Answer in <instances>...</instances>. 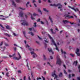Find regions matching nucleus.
I'll return each mask as SVG.
<instances>
[{
    "label": "nucleus",
    "instance_id": "c03bdc74",
    "mask_svg": "<svg viewBox=\"0 0 80 80\" xmlns=\"http://www.w3.org/2000/svg\"><path fill=\"white\" fill-rule=\"evenodd\" d=\"M70 55L71 56V57H73V56H74L73 54H70Z\"/></svg>",
    "mask_w": 80,
    "mask_h": 80
},
{
    "label": "nucleus",
    "instance_id": "8fccbe9b",
    "mask_svg": "<svg viewBox=\"0 0 80 80\" xmlns=\"http://www.w3.org/2000/svg\"><path fill=\"white\" fill-rule=\"evenodd\" d=\"M40 18H39L37 20V21L38 22H40Z\"/></svg>",
    "mask_w": 80,
    "mask_h": 80
},
{
    "label": "nucleus",
    "instance_id": "f8f14e48",
    "mask_svg": "<svg viewBox=\"0 0 80 80\" xmlns=\"http://www.w3.org/2000/svg\"><path fill=\"white\" fill-rule=\"evenodd\" d=\"M11 3L12 5H13L14 7H16V4L15 2V1L13 0H12L11 1Z\"/></svg>",
    "mask_w": 80,
    "mask_h": 80
},
{
    "label": "nucleus",
    "instance_id": "473e14b6",
    "mask_svg": "<svg viewBox=\"0 0 80 80\" xmlns=\"http://www.w3.org/2000/svg\"><path fill=\"white\" fill-rule=\"evenodd\" d=\"M19 8H20V9H21V10H25V8H21V7H19Z\"/></svg>",
    "mask_w": 80,
    "mask_h": 80
},
{
    "label": "nucleus",
    "instance_id": "c756f323",
    "mask_svg": "<svg viewBox=\"0 0 80 80\" xmlns=\"http://www.w3.org/2000/svg\"><path fill=\"white\" fill-rule=\"evenodd\" d=\"M28 4H30V2H27L26 4L27 7H28Z\"/></svg>",
    "mask_w": 80,
    "mask_h": 80
},
{
    "label": "nucleus",
    "instance_id": "72a5a7b5",
    "mask_svg": "<svg viewBox=\"0 0 80 80\" xmlns=\"http://www.w3.org/2000/svg\"><path fill=\"white\" fill-rule=\"evenodd\" d=\"M9 75V73L8 72H7L6 74V76L8 77H9V75Z\"/></svg>",
    "mask_w": 80,
    "mask_h": 80
},
{
    "label": "nucleus",
    "instance_id": "c85d7f7f",
    "mask_svg": "<svg viewBox=\"0 0 80 80\" xmlns=\"http://www.w3.org/2000/svg\"><path fill=\"white\" fill-rule=\"evenodd\" d=\"M4 45L5 46H6V47H8V46H9V45L7 43H4Z\"/></svg>",
    "mask_w": 80,
    "mask_h": 80
},
{
    "label": "nucleus",
    "instance_id": "052dcab7",
    "mask_svg": "<svg viewBox=\"0 0 80 80\" xmlns=\"http://www.w3.org/2000/svg\"><path fill=\"white\" fill-rule=\"evenodd\" d=\"M50 58H51V59H53V57L52 56H50Z\"/></svg>",
    "mask_w": 80,
    "mask_h": 80
},
{
    "label": "nucleus",
    "instance_id": "774afa93",
    "mask_svg": "<svg viewBox=\"0 0 80 80\" xmlns=\"http://www.w3.org/2000/svg\"><path fill=\"white\" fill-rule=\"evenodd\" d=\"M28 78L29 80H31V79H30V76H29Z\"/></svg>",
    "mask_w": 80,
    "mask_h": 80
},
{
    "label": "nucleus",
    "instance_id": "dca6fc26",
    "mask_svg": "<svg viewBox=\"0 0 80 80\" xmlns=\"http://www.w3.org/2000/svg\"><path fill=\"white\" fill-rule=\"evenodd\" d=\"M6 27L7 29H8V30H10V29H11V28L8 25L6 26Z\"/></svg>",
    "mask_w": 80,
    "mask_h": 80
},
{
    "label": "nucleus",
    "instance_id": "a19ab883",
    "mask_svg": "<svg viewBox=\"0 0 80 80\" xmlns=\"http://www.w3.org/2000/svg\"><path fill=\"white\" fill-rule=\"evenodd\" d=\"M12 33H13V35H14V36H17V34H15V33L14 32H13Z\"/></svg>",
    "mask_w": 80,
    "mask_h": 80
},
{
    "label": "nucleus",
    "instance_id": "a18cd8bd",
    "mask_svg": "<svg viewBox=\"0 0 80 80\" xmlns=\"http://www.w3.org/2000/svg\"><path fill=\"white\" fill-rule=\"evenodd\" d=\"M3 45V42H2L1 43H0V46H2Z\"/></svg>",
    "mask_w": 80,
    "mask_h": 80
},
{
    "label": "nucleus",
    "instance_id": "4be33fe9",
    "mask_svg": "<svg viewBox=\"0 0 80 80\" xmlns=\"http://www.w3.org/2000/svg\"><path fill=\"white\" fill-rule=\"evenodd\" d=\"M77 63H78L77 61H75L74 62L73 64L74 65H75V66H76V65H77Z\"/></svg>",
    "mask_w": 80,
    "mask_h": 80
},
{
    "label": "nucleus",
    "instance_id": "9b49d317",
    "mask_svg": "<svg viewBox=\"0 0 80 80\" xmlns=\"http://www.w3.org/2000/svg\"><path fill=\"white\" fill-rule=\"evenodd\" d=\"M79 51H80V50L78 49V48H77L76 50V53L78 55V56H80V54L79 53Z\"/></svg>",
    "mask_w": 80,
    "mask_h": 80
},
{
    "label": "nucleus",
    "instance_id": "9d476101",
    "mask_svg": "<svg viewBox=\"0 0 80 80\" xmlns=\"http://www.w3.org/2000/svg\"><path fill=\"white\" fill-rule=\"evenodd\" d=\"M64 16L66 17H68V18H69V19H70V18H73V16H72L65 15Z\"/></svg>",
    "mask_w": 80,
    "mask_h": 80
},
{
    "label": "nucleus",
    "instance_id": "0eeeda50",
    "mask_svg": "<svg viewBox=\"0 0 80 80\" xmlns=\"http://www.w3.org/2000/svg\"><path fill=\"white\" fill-rule=\"evenodd\" d=\"M68 7L69 8H71V9H72V10H73L75 11V12H77V11H78V12L79 11L78 9V8H76V9H75L74 8H72L70 6H68Z\"/></svg>",
    "mask_w": 80,
    "mask_h": 80
},
{
    "label": "nucleus",
    "instance_id": "a878e982",
    "mask_svg": "<svg viewBox=\"0 0 80 80\" xmlns=\"http://www.w3.org/2000/svg\"><path fill=\"white\" fill-rule=\"evenodd\" d=\"M15 55V53H14L13 55H12V56L11 55H9V57H10V58H11L12 57H13V56H14V55Z\"/></svg>",
    "mask_w": 80,
    "mask_h": 80
},
{
    "label": "nucleus",
    "instance_id": "bb28decb",
    "mask_svg": "<svg viewBox=\"0 0 80 80\" xmlns=\"http://www.w3.org/2000/svg\"><path fill=\"white\" fill-rule=\"evenodd\" d=\"M18 55H19V58L21 59V58H22V57H21V56L20 55V54L18 52Z\"/></svg>",
    "mask_w": 80,
    "mask_h": 80
},
{
    "label": "nucleus",
    "instance_id": "b1692460",
    "mask_svg": "<svg viewBox=\"0 0 80 80\" xmlns=\"http://www.w3.org/2000/svg\"><path fill=\"white\" fill-rule=\"evenodd\" d=\"M59 76V77H62V76H63V75L62 74V73L60 72Z\"/></svg>",
    "mask_w": 80,
    "mask_h": 80
},
{
    "label": "nucleus",
    "instance_id": "603ef678",
    "mask_svg": "<svg viewBox=\"0 0 80 80\" xmlns=\"http://www.w3.org/2000/svg\"><path fill=\"white\" fill-rule=\"evenodd\" d=\"M38 2L39 3H41L42 2L41 1V0H38Z\"/></svg>",
    "mask_w": 80,
    "mask_h": 80
},
{
    "label": "nucleus",
    "instance_id": "423d86ee",
    "mask_svg": "<svg viewBox=\"0 0 80 80\" xmlns=\"http://www.w3.org/2000/svg\"><path fill=\"white\" fill-rule=\"evenodd\" d=\"M62 22L65 24L66 23H68V22L70 23L71 25H73V24H74V22H72V23L71 22H68V21L67 20H63Z\"/></svg>",
    "mask_w": 80,
    "mask_h": 80
},
{
    "label": "nucleus",
    "instance_id": "09e8293b",
    "mask_svg": "<svg viewBox=\"0 0 80 80\" xmlns=\"http://www.w3.org/2000/svg\"><path fill=\"white\" fill-rule=\"evenodd\" d=\"M36 42L37 43L38 45H39V44H40V43L39 42H38L37 41H36Z\"/></svg>",
    "mask_w": 80,
    "mask_h": 80
},
{
    "label": "nucleus",
    "instance_id": "4c0bfd02",
    "mask_svg": "<svg viewBox=\"0 0 80 80\" xmlns=\"http://www.w3.org/2000/svg\"><path fill=\"white\" fill-rule=\"evenodd\" d=\"M43 59L44 60H46V58L45 57V56L44 55H43Z\"/></svg>",
    "mask_w": 80,
    "mask_h": 80
},
{
    "label": "nucleus",
    "instance_id": "680f3d73",
    "mask_svg": "<svg viewBox=\"0 0 80 80\" xmlns=\"http://www.w3.org/2000/svg\"><path fill=\"white\" fill-rule=\"evenodd\" d=\"M38 38H39V40H42V38H41L40 37H39V36H38Z\"/></svg>",
    "mask_w": 80,
    "mask_h": 80
},
{
    "label": "nucleus",
    "instance_id": "5fc2aeb1",
    "mask_svg": "<svg viewBox=\"0 0 80 80\" xmlns=\"http://www.w3.org/2000/svg\"><path fill=\"white\" fill-rule=\"evenodd\" d=\"M46 24L47 25H48V22L47 20H46Z\"/></svg>",
    "mask_w": 80,
    "mask_h": 80
},
{
    "label": "nucleus",
    "instance_id": "58836bf2",
    "mask_svg": "<svg viewBox=\"0 0 80 80\" xmlns=\"http://www.w3.org/2000/svg\"><path fill=\"white\" fill-rule=\"evenodd\" d=\"M34 27H37V25L36 24H37V23L35 22L34 23Z\"/></svg>",
    "mask_w": 80,
    "mask_h": 80
},
{
    "label": "nucleus",
    "instance_id": "69168bd1",
    "mask_svg": "<svg viewBox=\"0 0 80 80\" xmlns=\"http://www.w3.org/2000/svg\"><path fill=\"white\" fill-rule=\"evenodd\" d=\"M11 78L12 79V80H15V79L14 78Z\"/></svg>",
    "mask_w": 80,
    "mask_h": 80
},
{
    "label": "nucleus",
    "instance_id": "f03ea898",
    "mask_svg": "<svg viewBox=\"0 0 80 80\" xmlns=\"http://www.w3.org/2000/svg\"><path fill=\"white\" fill-rule=\"evenodd\" d=\"M50 6H55V7H58V6H60L58 7V8L59 9H61L60 10V11H62V10H63V9H62V4H61L60 3H59L57 4H54L52 5V4H50Z\"/></svg>",
    "mask_w": 80,
    "mask_h": 80
},
{
    "label": "nucleus",
    "instance_id": "37998d69",
    "mask_svg": "<svg viewBox=\"0 0 80 80\" xmlns=\"http://www.w3.org/2000/svg\"><path fill=\"white\" fill-rule=\"evenodd\" d=\"M14 50H15V51H16V50H17V48L15 47L13 48Z\"/></svg>",
    "mask_w": 80,
    "mask_h": 80
},
{
    "label": "nucleus",
    "instance_id": "4468645a",
    "mask_svg": "<svg viewBox=\"0 0 80 80\" xmlns=\"http://www.w3.org/2000/svg\"><path fill=\"white\" fill-rule=\"evenodd\" d=\"M13 60H18L19 59H21L19 58H17V57H14L13 58Z\"/></svg>",
    "mask_w": 80,
    "mask_h": 80
},
{
    "label": "nucleus",
    "instance_id": "e433bc0d",
    "mask_svg": "<svg viewBox=\"0 0 80 80\" xmlns=\"http://www.w3.org/2000/svg\"><path fill=\"white\" fill-rule=\"evenodd\" d=\"M31 19H32V20H35V18L33 17L32 15H31Z\"/></svg>",
    "mask_w": 80,
    "mask_h": 80
},
{
    "label": "nucleus",
    "instance_id": "49530a36",
    "mask_svg": "<svg viewBox=\"0 0 80 80\" xmlns=\"http://www.w3.org/2000/svg\"><path fill=\"white\" fill-rule=\"evenodd\" d=\"M0 19L1 20H5V18H0Z\"/></svg>",
    "mask_w": 80,
    "mask_h": 80
},
{
    "label": "nucleus",
    "instance_id": "79ce46f5",
    "mask_svg": "<svg viewBox=\"0 0 80 80\" xmlns=\"http://www.w3.org/2000/svg\"><path fill=\"white\" fill-rule=\"evenodd\" d=\"M59 43H60V41H57V43L58 45H59Z\"/></svg>",
    "mask_w": 80,
    "mask_h": 80
},
{
    "label": "nucleus",
    "instance_id": "2eb2a0df",
    "mask_svg": "<svg viewBox=\"0 0 80 80\" xmlns=\"http://www.w3.org/2000/svg\"><path fill=\"white\" fill-rule=\"evenodd\" d=\"M23 13L22 11L20 12L19 13V15L20 17H23Z\"/></svg>",
    "mask_w": 80,
    "mask_h": 80
},
{
    "label": "nucleus",
    "instance_id": "864d4df0",
    "mask_svg": "<svg viewBox=\"0 0 80 80\" xmlns=\"http://www.w3.org/2000/svg\"><path fill=\"white\" fill-rule=\"evenodd\" d=\"M64 72L65 74H67V73L65 71V70H64Z\"/></svg>",
    "mask_w": 80,
    "mask_h": 80
},
{
    "label": "nucleus",
    "instance_id": "7c9ffc66",
    "mask_svg": "<svg viewBox=\"0 0 80 80\" xmlns=\"http://www.w3.org/2000/svg\"><path fill=\"white\" fill-rule=\"evenodd\" d=\"M29 30H30V31H32V30H34V28H29Z\"/></svg>",
    "mask_w": 80,
    "mask_h": 80
},
{
    "label": "nucleus",
    "instance_id": "0e129e2a",
    "mask_svg": "<svg viewBox=\"0 0 80 80\" xmlns=\"http://www.w3.org/2000/svg\"><path fill=\"white\" fill-rule=\"evenodd\" d=\"M26 77L24 76V80H26Z\"/></svg>",
    "mask_w": 80,
    "mask_h": 80
},
{
    "label": "nucleus",
    "instance_id": "f3484780",
    "mask_svg": "<svg viewBox=\"0 0 80 80\" xmlns=\"http://www.w3.org/2000/svg\"><path fill=\"white\" fill-rule=\"evenodd\" d=\"M4 35H5L6 36H7V37H10V35L9 34H7V33H4Z\"/></svg>",
    "mask_w": 80,
    "mask_h": 80
},
{
    "label": "nucleus",
    "instance_id": "a211bd4d",
    "mask_svg": "<svg viewBox=\"0 0 80 80\" xmlns=\"http://www.w3.org/2000/svg\"><path fill=\"white\" fill-rule=\"evenodd\" d=\"M48 50L49 52H51L52 53V54H53V52L52 51V49H49L48 48Z\"/></svg>",
    "mask_w": 80,
    "mask_h": 80
},
{
    "label": "nucleus",
    "instance_id": "338daca9",
    "mask_svg": "<svg viewBox=\"0 0 80 80\" xmlns=\"http://www.w3.org/2000/svg\"><path fill=\"white\" fill-rule=\"evenodd\" d=\"M72 77H75V74H72Z\"/></svg>",
    "mask_w": 80,
    "mask_h": 80
},
{
    "label": "nucleus",
    "instance_id": "5701e85b",
    "mask_svg": "<svg viewBox=\"0 0 80 80\" xmlns=\"http://www.w3.org/2000/svg\"><path fill=\"white\" fill-rule=\"evenodd\" d=\"M43 10L45 11V12H48V11L47 10L46 8H43Z\"/></svg>",
    "mask_w": 80,
    "mask_h": 80
},
{
    "label": "nucleus",
    "instance_id": "2f4dec72",
    "mask_svg": "<svg viewBox=\"0 0 80 80\" xmlns=\"http://www.w3.org/2000/svg\"><path fill=\"white\" fill-rule=\"evenodd\" d=\"M44 41L46 43H48V40L47 39L44 40Z\"/></svg>",
    "mask_w": 80,
    "mask_h": 80
},
{
    "label": "nucleus",
    "instance_id": "bf43d9fd",
    "mask_svg": "<svg viewBox=\"0 0 80 80\" xmlns=\"http://www.w3.org/2000/svg\"><path fill=\"white\" fill-rule=\"evenodd\" d=\"M41 24H42V25H43L44 24V22L42 21H41Z\"/></svg>",
    "mask_w": 80,
    "mask_h": 80
},
{
    "label": "nucleus",
    "instance_id": "1a4fd4ad",
    "mask_svg": "<svg viewBox=\"0 0 80 80\" xmlns=\"http://www.w3.org/2000/svg\"><path fill=\"white\" fill-rule=\"evenodd\" d=\"M52 77H55L54 79H55V78H57V76L55 74V71H54L52 73Z\"/></svg>",
    "mask_w": 80,
    "mask_h": 80
},
{
    "label": "nucleus",
    "instance_id": "e2e57ef3",
    "mask_svg": "<svg viewBox=\"0 0 80 80\" xmlns=\"http://www.w3.org/2000/svg\"><path fill=\"white\" fill-rule=\"evenodd\" d=\"M23 33L24 35H25V31H23Z\"/></svg>",
    "mask_w": 80,
    "mask_h": 80
},
{
    "label": "nucleus",
    "instance_id": "412c9836",
    "mask_svg": "<svg viewBox=\"0 0 80 80\" xmlns=\"http://www.w3.org/2000/svg\"><path fill=\"white\" fill-rule=\"evenodd\" d=\"M38 12H39V13H40L41 15H42V11L40 10V9H38Z\"/></svg>",
    "mask_w": 80,
    "mask_h": 80
},
{
    "label": "nucleus",
    "instance_id": "6ab92c4d",
    "mask_svg": "<svg viewBox=\"0 0 80 80\" xmlns=\"http://www.w3.org/2000/svg\"><path fill=\"white\" fill-rule=\"evenodd\" d=\"M29 34H30V35H32V36H34V34L32 32H29Z\"/></svg>",
    "mask_w": 80,
    "mask_h": 80
},
{
    "label": "nucleus",
    "instance_id": "3c124183",
    "mask_svg": "<svg viewBox=\"0 0 80 80\" xmlns=\"http://www.w3.org/2000/svg\"><path fill=\"white\" fill-rule=\"evenodd\" d=\"M35 2H36V1L35 0H32V3H35Z\"/></svg>",
    "mask_w": 80,
    "mask_h": 80
},
{
    "label": "nucleus",
    "instance_id": "6e6d98bb",
    "mask_svg": "<svg viewBox=\"0 0 80 80\" xmlns=\"http://www.w3.org/2000/svg\"><path fill=\"white\" fill-rule=\"evenodd\" d=\"M3 58H8V57L7 56H4Z\"/></svg>",
    "mask_w": 80,
    "mask_h": 80
},
{
    "label": "nucleus",
    "instance_id": "39448f33",
    "mask_svg": "<svg viewBox=\"0 0 80 80\" xmlns=\"http://www.w3.org/2000/svg\"><path fill=\"white\" fill-rule=\"evenodd\" d=\"M26 47L27 48H28L31 52L32 51H34V49L32 48H30V46L28 45V44H26Z\"/></svg>",
    "mask_w": 80,
    "mask_h": 80
},
{
    "label": "nucleus",
    "instance_id": "de8ad7c7",
    "mask_svg": "<svg viewBox=\"0 0 80 80\" xmlns=\"http://www.w3.org/2000/svg\"><path fill=\"white\" fill-rule=\"evenodd\" d=\"M18 73H22V72L20 70H19L18 71Z\"/></svg>",
    "mask_w": 80,
    "mask_h": 80
},
{
    "label": "nucleus",
    "instance_id": "f704fd0d",
    "mask_svg": "<svg viewBox=\"0 0 80 80\" xmlns=\"http://www.w3.org/2000/svg\"><path fill=\"white\" fill-rule=\"evenodd\" d=\"M0 26L2 28V30H3V29L5 28L3 27V26L1 24H0Z\"/></svg>",
    "mask_w": 80,
    "mask_h": 80
},
{
    "label": "nucleus",
    "instance_id": "f257e3e1",
    "mask_svg": "<svg viewBox=\"0 0 80 80\" xmlns=\"http://www.w3.org/2000/svg\"><path fill=\"white\" fill-rule=\"evenodd\" d=\"M48 36L50 38L51 41V45H55V47H56V50H58V52H59V50L58 48L57 47V44H56V43H55V42L54 41V40H53V38H52L51 37V36H50V35L49 34H48Z\"/></svg>",
    "mask_w": 80,
    "mask_h": 80
},
{
    "label": "nucleus",
    "instance_id": "6e6552de",
    "mask_svg": "<svg viewBox=\"0 0 80 80\" xmlns=\"http://www.w3.org/2000/svg\"><path fill=\"white\" fill-rule=\"evenodd\" d=\"M21 21H22L23 22L22 23V25H28V24L25 21V20H21Z\"/></svg>",
    "mask_w": 80,
    "mask_h": 80
},
{
    "label": "nucleus",
    "instance_id": "20e7f679",
    "mask_svg": "<svg viewBox=\"0 0 80 80\" xmlns=\"http://www.w3.org/2000/svg\"><path fill=\"white\" fill-rule=\"evenodd\" d=\"M62 62V61H61V59L60 58L58 57L57 58V64H58V65H61V63Z\"/></svg>",
    "mask_w": 80,
    "mask_h": 80
},
{
    "label": "nucleus",
    "instance_id": "cd10ccee",
    "mask_svg": "<svg viewBox=\"0 0 80 80\" xmlns=\"http://www.w3.org/2000/svg\"><path fill=\"white\" fill-rule=\"evenodd\" d=\"M47 64H48V65H49V66H50V67H52L53 66L52 65H50V62H47Z\"/></svg>",
    "mask_w": 80,
    "mask_h": 80
},
{
    "label": "nucleus",
    "instance_id": "ddd939ff",
    "mask_svg": "<svg viewBox=\"0 0 80 80\" xmlns=\"http://www.w3.org/2000/svg\"><path fill=\"white\" fill-rule=\"evenodd\" d=\"M61 51L62 53V55L63 56V54L64 55H67V52H66L63 51V49H61Z\"/></svg>",
    "mask_w": 80,
    "mask_h": 80
},
{
    "label": "nucleus",
    "instance_id": "ea45409f",
    "mask_svg": "<svg viewBox=\"0 0 80 80\" xmlns=\"http://www.w3.org/2000/svg\"><path fill=\"white\" fill-rule=\"evenodd\" d=\"M42 80V78H37V80Z\"/></svg>",
    "mask_w": 80,
    "mask_h": 80
},
{
    "label": "nucleus",
    "instance_id": "aec40b11",
    "mask_svg": "<svg viewBox=\"0 0 80 80\" xmlns=\"http://www.w3.org/2000/svg\"><path fill=\"white\" fill-rule=\"evenodd\" d=\"M49 19L50 20L51 22L52 23H53V21H52V18H51V16H49Z\"/></svg>",
    "mask_w": 80,
    "mask_h": 80
},
{
    "label": "nucleus",
    "instance_id": "13d9d810",
    "mask_svg": "<svg viewBox=\"0 0 80 80\" xmlns=\"http://www.w3.org/2000/svg\"><path fill=\"white\" fill-rule=\"evenodd\" d=\"M42 78H43V80H45V78L43 77L42 76Z\"/></svg>",
    "mask_w": 80,
    "mask_h": 80
},
{
    "label": "nucleus",
    "instance_id": "393cba45",
    "mask_svg": "<svg viewBox=\"0 0 80 80\" xmlns=\"http://www.w3.org/2000/svg\"><path fill=\"white\" fill-rule=\"evenodd\" d=\"M50 31L52 33V34H54V33H54L53 32V29H52V28L50 29Z\"/></svg>",
    "mask_w": 80,
    "mask_h": 80
},
{
    "label": "nucleus",
    "instance_id": "7ed1b4c3",
    "mask_svg": "<svg viewBox=\"0 0 80 80\" xmlns=\"http://www.w3.org/2000/svg\"><path fill=\"white\" fill-rule=\"evenodd\" d=\"M34 51H31L30 53H31V55H33V58H35L37 57V55L34 52Z\"/></svg>",
    "mask_w": 80,
    "mask_h": 80
},
{
    "label": "nucleus",
    "instance_id": "c9c22d12",
    "mask_svg": "<svg viewBox=\"0 0 80 80\" xmlns=\"http://www.w3.org/2000/svg\"><path fill=\"white\" fill-rule=\"evenodd\" d=\"M33 17H35V16H37V15H38L35 13H34L33 14Z\"/></svg>",
    "mask_w": 80,
    "mask_h": 80
},
{
    "label": "nucleus",
    "instance_id": "4d7b16f0",
    "mask_svg": "<svg viewBox=\"0 0 80 80\" xmlns=\"http://www.w3.org/2000/svg\"><path fill=\"white\" fill-rule=\"evenodd\" d=\"M77 79L78 80H80V77H78Z\"/></svg>",
    "mask_w": 80,
    "mask_h": 80
}]
</instances>
